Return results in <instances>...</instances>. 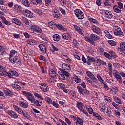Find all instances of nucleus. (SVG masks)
I'll return each instance as SVG.
<instances>
[{
    "label": "nucleus",
    "mask_w": 125,
    "mask_h": 125,
    "mask_svg": "<svg viewBox=\"0 0 125 125\" xmlns=\"http://www.w3.org/2000/svg\"><path fill=\"white\" fill-rule=\"evenodd\" d=\"M100 108L102 111H105L106 110V106L104 104H102L101 105H100Z\"/></svg>",
    "instance_id": "40"
},
{
    "label": "nucleus",
    "mask_w": 125,
    "mask_h": 125,
    "mask_svg": "<svg viewBox=\"0 0 125 125\" xmlns=\"http://www.w3.org/2000/svg\"><path fill=\"white\" fill-rule=\"evenodd\" d=\"M62 72V74H63V76H65L66 77H70V73L68 72V71H66V69L64 68V69L60 70Z\"/></svg>",
    "instance_id": "19"
},
{
    "label": "nucleus",
    "mask_w": 125,
    "mask_h": 125,
    "mask_svg": "<svg viewBox=\"0 0 125 125\" xmlns=\"http://www.w3.org/2000/svg\"><path fill=\"white\" fill-rule=\"evenodd\" d=\"M40 88L44 92H46V91H48V90L49 89L48 88V85H46V86H44V87L40 86Z\"/></svg>",
    "instance_id": "29"
},
{
    "label": "nucleus",
    "mask_w": 125,
    "mask_h": 125,
    "mask_svg": "<svg viewBox=\"0 0 125 125\" xmlns=\"http://www.w3.org/2000/svg\"><path fill=\"white\" fill-rule=\"evenodd\" d=\"M39 47L41 50V51H42L43 53H46V47H45V45L41 44L39 45Z\"/></svg>",
    "instance_id": "10"
},
{
    "label": "nucleus",
    "mask_w": 125,
    "mask_h": 125,
    "mask_svg": "<svg viewBox=\"0 0 125 125\" xmlns=\"http://www.w3.org/2000/svg\"><path fill=\"white\" fill-rule=\"evenodd\" d=\"M118 50L120 52H122V53H120L121 54H122V55H124V56H125V42H122L120 43V48H118Z\"/></svg>",
    "instance_id": "3"
},
{
    "label": "nucleus",
    "mask_w": 125,
    "mask_h": 125,
    "mask_svg": "<svg viewBox=\"0 0 125 125\" xmlns=\"http://www.w3.org/2000/svg\"><path fill=\"white\" fill-rule=\"evenodd\" d=\"M22 94L25 95L27 98L28 100L30 101L31 103H33L34 100H36V99L33 96V94L29 92H26L25 91H22Z\"/></svg>",
    "instance_id": "1"
},
{
    "label": "nucleus",
    "mask_w": 125,
    "mask_h": 125,
    "mask_svg": "<svg viewBox=\"0 0 125 125\" xmlns=\"http://www.w3.org/2000/svg\"><path fill=\"white\" fill-rule=\"evenodd\" d=\"M108 42L111 46H116L117 45V42L114 41V40H109Z\"/></svg>",
    "instance_id": "32"
},
{
    "label": "nucleus",
    "mask_w": 125,
    "mask_h": 125,
    "mask_svg": "<svg viewBox=\"0 0 125 125\" xmlns=\"http://www.w3.org/2000/svg\"><path fill=\"white\" fill-rule=\"evenodd\" d=\"M13 64H18V65L22 66V62H21V60H20V58L16 56L14 57Z\"/></svg>",
    "instance_id": "4"
},
{
    "label": "nucleus",
    "mask_w": 125,
    "mask_h": 125,
    "mask_svg": "<svg viewBox=\"0 0 125 125\" xmlns=\"http://www.w3.org/2000/svg\"><path fill=\"white\" fill-rule=\"evenodd\" d=\"M104 13L105 14L106 17L108 18H112L113 17V15L112 14V12L110 11H108L107 10H105L104 11Z\"/></svg>",
    "instance_id": "11"
},
{
    "label": "nucleus",
    "mask_w": 125,
    "mask_h": 125,
    "mask_svg": "<svg viewBox=\"0 0 125 125\" xmlns=\"http://www.w3.org/2000/svg\"><path fill=\"white\" fill-rule=\"evenodd\" d=\"M46 6H49V4L51 3V0H45Z\"/></svg>",
    "instance_id": "48"
},
{
    "label": "nucleus",
    "mask_w": 125,
    "mask_h": 125,
    "mask_svg": "<svg viewBox=\"0 0 125 125\" xmlns=\"http://www.w3.org/2000/svg\"><path fill=\"white\" fill-rule=\"evenodd\" d=\"M19 104L20 105V106L21 107H23V108H28V104H27L23 102H20L19 103Z\"/></svg>",
    "instance_id": "28"
},
{
    "label": "nucleus",
    "mask_w": 125,
    "mask_h": 125,
    "mask_svg": "<svg viewBox=\"0 0 125 125\" xmlns=\"http://www.w3.org/2000/svg\"><path fill=\"white\" fill-rule=\"evenodd\" d=\"M52 105L54 106V107H55V108H59V105L58 103H55V102L53 101L52 102Z\"/></svg>",
    "instance_id": "56"
},
{
    "label": "nucleus",
    "mask_w": 125,
    "mask_h": 125,
    "mask_svg": "<svg viewBox=\"0 0 125 125\" xmlns=\"http://www.w3.org/2000/svg\"><path fill=\"white\" fill-rule=\"evenodd\" d=\"M89 78L93 80L92 82L93 83H97V79L96 78H95V76L92 73L91 75L89 76Z\"/></svg>",
    "instance_id": "31"
},
{
    "label": "nucleus",
    "mask_w": 125,
    "mask_h": 125,
    "mask_svg": "<svg viewBox=\"0 0 125 125\" xmlns=\"http://www.w3.org/2000/svg\"><path fill=\"white\" fill-rule=\"evenodd\" d=\"M4 93L6 96H8L10 95V93H11L10 90H4Z\"/></svg>",
    "instance_id": "51"
},
{
    "label": "nucleus",
    "mask_w": 125,
    "mask_h": 125,
    "mask_svg": "<svg viewBox=\"0 0 125 125\" xmlns=\"http://www.w3.org/2000/svg\"><path fill=\"white\" fill-rule=\"evenodd\" d=\"M113 74L115 78L117 79V81H119V83H122V77H121L120 75L118 74H119V72L116 70H113Z\"/></svg>",
    "instance_id": "6"
},
{
    "label": "nucleus",
    "mask_w": 125,
    "mask_h": 125,
    "mask_svg": "<svg viewBox=\"0 0 125 125\" xmlns=\"http://www.w3.org/2000/svg\"><path fill=\"white\" fill-rule=\"evenodd\" d=\"M12 22L16 24V25H18V26H21V25H22L21 21L16 18L12 19Z\"/></svg>",
    "instance_id": "8"
},
{
    "label": "nucleus",
    "mask_w": 125,
    "mask_h": 125,
    "mask_svg": "<svg viewBox=\"0 0 125 125\" xmlns=\"http://www.w3.org/2000/svg\"><path fill=\"white\" fill-rule=\"evenodd\" d=\"M22 114L24 117H25V118H26V119H29L30 118V116H29L28 112L26 111H23V112H22Z\"/></svg>",
    "instance_id": "45"
},
{
    "label": "nucleus",
    "mask_w": 125,
    "mask_h": 125,
    "mask_svg": "<svg viewBox=\"0 0 125 125\" xmlns=\"http://www.w3.org/2000/svg\"><path fill=\"white\" fill-rule=\"evenodd\" d=\"M90 37L91 40L93 41V42H94V41H97L98 40H99L100 39L99 36H97L94 34H91Z\"/></svg>",
    "instance_id": "12"
},
{
    "label": "nucleus",
    "mask_w": 125,
    "mask_h": 125,
    "mask_svg": "<svg viewBox=\"0 0 125 125\" xmlns=\"http://www.w3.org/2000/svg\"><path fill=\"white\" fill-rule=\"evenodd\" d=\"M62 39H63V40H70V39H71V36L68 34V33L63 34Z\"/></svg>",
    "instance_id": "23"
},
{
    "label": "nucleus",
    "mask_w": 125,
    "mask_h": 125,
    "mask_svg": "<svg viewBox=\"0 0 125 125\" xmlns=\"http://www.w3.org/2000/svg\"><path fill=\"white\" fill-rule=\"evenodd\" d=\"M23 14L26 16V17H28L29 18H32V17H34V15L33 13L31 12V11L28 10H23Z\"/></svg>",
    "instance_id": "5"
},
{
    "label": "nucleus",
    "mask_w": 125,
    "mask_h": 125,
    "mask_svg": "<svg viewBox=\"0 0 125 125\" xmlns=\"http://www.w3.org/2000/svg\"><path fill=\"white\" fill-rule=\"evenodd\" d=\"M114 99L116 103H118L119 104H122V100H121V99L119 98L118 97L114 96Z\"/></svg>",
    "instance_id": "34"
},
{
    "label": "nucleus",
    "mask_w": 125,
    "mask_h": 125,
    "mask_svg": "<svg viewBox=\"0 0 125 125\" xmlns=\"http://www.w3.org/2000/svg\"><path fill=\"white\" fill-rule=\"evenodd\" d=\"M15 53H17V52L14 50H11L9 54L10 57H12V56H13Z\"/></svg>",
    "instance_id": "47"
},
{
    "label": "nucleus",
    "mask_w": 125,
    "mask_h": 125,
    "mask_svg": "<svg viewBox=\"0 0 125 125\" xmlns=\"http://www.w3.org/2000/svg\"><path fill=\"white\" fill-rule=\"evenodd\" d=\"M87 110L89 114H93V110L92 109V108H87Z\"/></svg>",
    "instance_id": "62"
},
{
    "label": "nucleus",
    "mask_w": 125,
    "mask_h": 125,
    "mask_svg": "<svg viewBox=\"0 0 125 125\" xmlns=\"http://www.w3.org/2000/svg\"><path fill=\"white\" fill-rule=\"evenodd\" d=\"M36 0V2H33L32 3L33 4H35V5H37V4H38V3L39 4H42V0Z\"/></svg>",
    "instance_id": "46"
},
{
    "label": "nucleus",
    "mask_w": 125,
    "mask_h": 125,
    "mask_svg": "<svg viewBox=\"0 0 125 125\" xmlns=\"http://www.w3.org/2000/svg\"><path fill=\"white\" fill-rule=\"evenodd\" d=\"M34 95L38 98H40L41 100H43V98L41 96V95L39 94L38 93H34Z\"/></svg>",
    "instance_id": "44"
},
{
    "label": "nucleus",
    "mask_w": 125,
    "mask_h": 125,
    "mask_svg": "<svg viewBox=\"0 0 125 125\" xmlns=\"http://www.w3.org/2000/svg\"><path fill=\"white\" fill-rule=\"evenodd\" d=\"M49 75L53 78L56 76V72H55V71L53 70H50L49 71Z\"/></svg>",
    "instance_id": "26"
},
{
    "label": "nucleus",
    "mask_w": 125,
    "mask_h": 125,
    "mask_svg": "<svg viewBox=\"0 0 125 125\" xmlns=\"http://www.w3.org/2000/svg\"><path fill=\"white\" fill-rule=\"evenodd\" d=\"M22 20L23 22H24V23L26 24V25H30V22H29V21H28L27 18L23 17L22 18Z\"/></svg>",
    "instance_id": "41"
},
{
    "label": "nucleus",
    "mask_w": 125,
    "mask_h": 125,
    "mask_svg": "<svg viewBox=\"0 0 125 125\" xmlns=\"http://www.w3.org/2000/svg\"><path fill=\"white\" fill-rule=\"evenodd\" d=\"M96 3L98 6L101 5V0H97Z\"/></svg>",
    "instance_id": "63"
},
{
    "label": "nucleus",
    "mask_w": 125,
    "mask_h": 125,
    "mask_svg": "<svg viewBox=\"0 0 125 125\" xmlns=\"http://www.w3.org/2000/svg\"><path fill=\"white\" fill-rule=\"evenodd\" d=\"M77 89H78L79 93H81V94L83 95H83H84V89H83V88H82V87L81 86H78Z\"/></svg>",
    "instance_id": "21"
},
{
    "label": "nucleus",
    "mask_w": 125,
    "mask_h": 125,
    "mask_svg": "<svg viewBox=\"0 0 125 125\" xmlns=\"http://www.w3.org/2000/svg\"><path fill=\"white\" fill-rule=\"evenodd\" d=\"M10 76H14L15 77H18V73L14 70H10L9 71Z\"/></svg>",
    "instance_id": "17"
},
{
    "label": "nucleus",
    "mask_w": 125,
    "mask_h": 125,
    "mask_svg": "<svg viewBox=\"0 0 125 125\" xmlns=\"http://www.w3.org/2000/svg\"><path fill=\"white\" fill-rule=\"evenodd\" d=\"M57 86L59 87L60 89H62L64 88V87H65V86L64 85V84L62 83H59L57 84Z\"/></svg>",
    "instance_id": "39"
},
{
    "label": "nucleus",
    "mask_w": 125,
    "mask_h": 125,
    "mask_svg": "<svg viewBox=\"0 0 125 125\" xmlns=\"http://www.w3.org/2000/svg\"><path fill=\"white\" fill-rule=\"evenodd\" d=\"M74 28L76 30V31H77V32H78V33H79V34L80 35H82L83 36V32H82V29H81V28H80V27L77 26V25H74Z\"/></svg>",
    "instance_id": "25"
},
{
    "label": "nucleus",
    "mask_w": 125,
    "mask_h": 125,
    "mask_svg": "<svg viewBox=\"0 0 125 125\" xmlns=\"http://www.w3.org/2000/svg\"><path fill=\"white\" fill-rule=\"evenodd\" d=\"M91 29L94 33H95L96 34H100L101 32L100 28L95 25H93L91 26Z\"/></svg>",
    "instance_id": "7"
},
{
    "label": "nucleus",
    "mask_w": 125,
    "mask_h": 125,
    "mask_svg": "<svg viewBox=\"0 0 125 125\" xmlns=\"http://www.w3.org/2000/svg\"><path fill=\"white\" fill-rule=\"evenodd\" d=\"M113 9L115 12H116V13H120V12L122 11L121 9H120L117 5H115L113 6Z\"/></svg>",
    "instance_id": "16"
},
{
    "label": "nucleus",
    "mask_w": 125,
    "mask_h": 125,
    "mask_svg": "<svg viewBox=\"0 0 125 125\" xmlns=\"http://www.w3.org/2000/svg\"><path fill=\"white\" fill-rule=\"evenodd\" d=\"M73 43L75 47H76L77 45H78V42H77V40H76V39L73 40Z\"/></svg>",
    "instance_id": "64"
},
{
    "label": "nucleus",
    "mask_w": 125,
    "mask_h": 125,
    "mask_svg": "<svg viewBox=\"0 0 125 125\" xmlns=\"http://www.w3.org/2000/svg\"><path fill=\"white\" fill-rule=\"evenodd\" d=\"M31 29L33 31V32H35V33H42V30L39 28L35 27V26H31Z\"/></svg>",
    "instance_id": "13"
},
{
    "label": "nucleus",
    "mask_w": 125,
    "mask_h": 125,
    "mask_svg": "<svg viewBox=\"0 0 125 125\" xmlns=\"http://www.w3.org/2000/svg\"><path fill=\"white\" fill-rule=\"evenodd\" d=\"M102 83L103 84H104V86L105 89H107V90H109V87H108V85H107V84L105 83V82L104 81V82H103Z\"/></svg>",
    "instance_id": "57"
},
{
    "label": "nucleus",
    "mask_w": 125,
    "mask_h": 125,
    "mask_svg": "<svg viewBox=\"0 0 125 125\" xmlns=\"http://www.w3.org/2000/svg\"><path fill=\"white\" fill-rule=\"evenodd\" d=\"M75 81L76 82V83H80V82H81V79L79 78L78 76H75Z\"/></svg>",
    "instance_id": "59"
},
{
    "label": "nucleus",
    "mask_w": 125,
    "mask_h": 125,
    "mask_svg": "<svg viewBox=\"0 0 125 125\" xmlns=\"http://www.w3.org/2000/svg\"><path fill=\"white\" fill-rule=\"evenodd\" d=\"M1 18L2 21H3V22L4 23V24H5V25H7V26H10V25H11V23H10V22H9V21H7V20H6V19L4 17L2 16L1 17Z\"/></svg>",
    "instance_id": "18"
},
{
    "label": "nucleus",
    "mask_w": 125,
    "mask_h": 125,
    "mask_svg": "<svg viewBox=\"0 0 125 125\" xmlns=\"http://www.w3.org/2000/svg\"><path fill=\"white\" fill-rule=\"evenodd\" d=\"M33 103L34 104H36V106H37V107H41V106L42 105V101L40 100H35L33 102Z\"/></svg>",
    "instance_id": "15"
},
{
    "label": "nucleus",
    "mask_w": 125,
    "mask_h": 125,
    "mask_svg": "<svg viewBox=\"0 0 125 125\" xmlns=\"http://www.w3.org/2000/svg\"><path fill=\"white\" fill-rule=\"evenodd\" d=\"M13 108L14 109H15V111L19 113V114H22V113H23V112H24L23 110H22V109H21L17 105H14Z\"/></svg>",
    "instance_id": "14"
},
{
    "label": "nucleus",
    "mask_w": 125,
    "mask_h": 125,
    "mask_svg": "<svg viewBox=\"0 0 125 125\" xmlns=\"http://www.w3.org/2000/svg\"><path fill=\"white\" fill-rule=\"evenodd\" d=\"M53 16L56 19L59 18V13H57L56 14H53Z\"/></svg>",
    "instance_id": "60"
},
{
    "label": "nucleus",
    "mask_w": 125,
    "mask_h": 125,
    "mask_svg": "<svg viewBox=\"0 0 125 125\" xmlns=\"http://www.w3.org/2000/svg\"><path fill=\"white\" fill-rule=\"evenodd\" d=\"M58 30H62L63 31H67V29L66 28H64V26H63L61 24H56V26Z\"/></svg>",
    "instance_id": "24"
},
{
    "label": "nucleus",
    "mask_w": 125,
    "mask_h": 125,
    "mask_svg": "<svg viewBox=\"0 0 125 125\" xmlns=\"http://www.w3.org/2000/svg\"><path fill=\"white\" fill-rule=\"evenodd\" d=\"M117 4H118L117 6L119 7L120 9H122V8H123L124 6V5H123V3L121 2H118Z\"/></svg>",
    "instance_id": "55"
},
{
    "label": "nucleus",
    "mask_w": 125,
    "mask_h": 125,
    "mask_svg": "<svg viewBox=\"0 0 125 125\" xmlns=\"http://www.w3.org/2000/svg\"><path fill=\"white\" fill-rule=\"evenodd\" d=\"M14 112L12 110H9L8 111V114L9 116H10L11 117L13 115Z\"/></svg>",
    "instance_id": "61"
},
{
    "label": "nucleus",
    "mask_w": 125,
    "mask_h": 125,
    "mask_svg": "<svg viewBox=\"0 0 125 125\" xmlns=\"http://www.w3.org/2000/svg\"><path fill=\"white\" fill-rule=\"evenodd\" d=\"M40 60H43V61H46L45 59V57L43 56L42 55H41L39 58Z\"/></svg>",
    "instance_id": "54"
},
{
    "label": "nucleus",
    "mask_w": 125,
    "mask_h": 125,
    "mask_svg": "<svg viewBox=\"0 0 125 125\" xmlns=\"http://www.w3.org/2000/svg\"><path fill=\"white\" fill-rule=\"evenodd\" d=\"M104 55L105 56V57L109 58V59H112V56H111L109 53L104 52Z\"/></svg>",
    "instance_id": "53"
},
{
    "label": "nucleus",
    "mask_w": 125,
    "mask_h": 125,
    "mask_svg": "<svg viewBox=\"0 0 125 125\" xmlns=\"http://www.w3.org/2000/svg\"><path fill=\"white\" fill-rule=\"evenodd\" d=\"M97 78H98V80L101 82V83H104V80H102V78H101V76H100V75L97 74Z\"/></svg>",
    "instance_id": "52"
},
{
    "label": "nucleus",
    "mask_w": 125,
    "mask_h": 125,
    "mask_svg": "<svg viewBox=\"0 0 125 125\" xmlns=\"http://www.w3.org/2000/svg\"><path fill=\"white\" fill-rule=\"evenodd\" d=\"M83 104L82 103V102H78L77 103V107L78 108V109L80 110H83Z\"/></svg>",
    "instance_id": "22"
},
{
    "label": "nucleus",
    "mask_w": 125,
    "mask_h": 125,
    "mask_svg": "<svg viewBox=\"0 0 125 125\" xmlns=\"http://www.w3.org/2000/svg\"><path fill=\"white\" fill-rule=\"evenodd\" d=\"M58 78H59V80H60V81L65 80V76H64V74L62 73V72H61V73L58 75Z\"/></svg>",
    "instance_id": "30"
},
{
    "label": "nucleus",
    "mask_w": 125,
    "mask_h": 125,
    "mask_svg": "<svg viewBox=\"0 0 125 125\" xmlns=\"http://www.w3.org/2000/svg\"><path fill=\"white\" fill-rule=\"evenodd\" d=\"M28 44H30V45H34V44H36V42H34V40L29 41L28 42Z\"/></svg>",
    "instance_id": "58"
},
{
    "label": "nucleus",
    "mask_w": 125,
    "mask_h": 125,
    "mask_svg": "<svg viewBox=\"0 0 125 125\" xmlns=\"http://www.w3.org/2000/svg\"><path fill=\"white\" fill-rule=\"evenodd\" d=\"M23 4L26 6L27 7H29L30 5V2H29V1L28 0H22Z\"/></svg>",
    "instance_id": "35"
},
{
    "label": "nucleus",
    "mask_w": 125,
    "mask_h": 125,
    "mask_svg": "<svg viewBox=\"0 0 125 125\" xmlns=\"http://www.w3.org/2000/svg\"><path fill=\"white\" fill-rule=\"evenodd\" d=\"M60 37H59V35L58 34H55L53 36V39L54 41H56L57 42L60 40Z\"/></svg>",
    "instance_id": "37"
},
{
    "label": "nucleus",
    "mask_w": 125,
    "mask_h": 125,
    "mask_svg": "<svg viewBox=\"0 0 125 125\" xmlns=\"http://www.w3.org/2000/svg\"><path fill=\"white\" fill-rule=\"evenodd\" d=\"M88 61L89 62H95V60L92 57L88 56L87 57Z\"/></svg>",
    "instance_id": "38"
},
{
    "label": "nucleus",
    "mask_w": 125,
    "mask_h": 125,
    "mask_svg": "<svg viewBox=\"0 0 125 125\" xmlns=\"http://www.w3.org/2000/svg\"><path fill=\"white\" fill-rule=\"evenodd\" d=\"M89 20H90V22H91L92 23H93L94 24H97V23H98L97 20L93 19V18H90L89 19Z\"/></svg>",
    "instance_id": "42"
},
{
    "label": "nucleus",
    "mask_w": 125,
    "mask_h": 125,
    "mask_svg": "<svg viewBox=\"0 0 125 125\" xmlns=\"http://www.w3.org/2000/svg\"><path fill=\"white\" fill-rule=\"evenodd\" d=\"M62 70H64V69H66V70H70V69H71V67H70V66L66 63H63L62 64Z\"/></svg>",
    "instance_id": "33"
},
{
    "label": "nucleus",
    "mask_w": 125,
    "mask_h": 125,
    "mask_svg": "<svg viewBox=\"0 0 125 125\" xmlns=\"http://www.w3.org/2000/svg\"><path fill=\"white\" fill-rule=\"evenodd\" d=\"M48 25L49 28H53V27H56V23H54L52 21H51V22L48 23Z\"/></svg>",
    "instance_id": "36"
},
{
    "label": "nucleus",
    "mask_w": 125,
    "mask_h": 125,
    "mask_svg": "<svg viewBox=\"0 0 125 125\" xmlns=\"http://www.w3.org/2000/svg\"><path fill=\"white\" fill-rule=\"evenodd\" d=\"M45 100L47 102H48L49 104H52V100L49 97L45 98Z\"/></svg>",
    "instance_id": "50"
},
{
    "label": "nucleus",
    "mask_w": 125,
    "mask_h": 125,
    "mask_svg": "<svg viewBox=\"0 0 125 125\" xmlns=\"http://www.w3.org/2000/svg\"><path fill=\"white\" fill-rule=\"evenodd\" d=\"M86 41H87V42H90V43H91V44H92V45H95V43H94V41H92L91 40V37L89 38L88 37H85Z\"/></svg>",
    "instance_id": "27"
},
{
    "label": "nucleus",
    "mask_w": 125,
    "mask_h": 125,
    "mask_svg": "<svg viewBox=\"0 0 125 125\" xmlns=\"http://www.w3.org/2000/svg\"><path fill=\"white\" fill-rule=\"evenodd\" d=\"M83 125V120H82L80 117H79L76 121V125Z\"/></svg>",
    "instance_id": "43"
},
{
    "label": "nucleus",
    "mask_w": 125,
    "mask_h": 125,
    "mask_svg": "<svg viewBox=\"0 0 125 125\" xmlns=\"http://www.w3.org/2000/svg\"><path fill=\"white\" fill-rule=\"evenodd\" d=\"M14 9H15V10L17 11V12H19V13H20V12H22V11L23 12V8H22V7H21V6L20 5H15Z\"/></svg>",
    "instance_id": "9"
},
{
    "label": "nucleus",
    "mask_w": 125,
    "mask_h": 125,
    "mask_svg": "<svg viewBox=\"0 0 125 125\" xmlns=\"http://www.w3.org/2000/svg\"><path fill=\"white\" fill-rule=\"evenodd\" d=\"M114 34L115 36H121V35H123V32H122L121 28H117V31L114 32Z\"/></svg>",
    "instance_id": "20"
},
{
    "label": "nucleus",
    "mask_w": 125,
    "mask_h": 125,
    "mask_svg": "<svg viewBox=\"0 0 125 125\" xmlns=\"http://www.w3.org/2000/svg\"><path fill=\"white\" fill-rule=\"evenodd\" d=\"M3 76H4L5 77H7V78H8V77L9 78H12L11 76H10V75L9 74V73H8L7 72L4 71V73Z\"/></svg>",
    "instance_id": "49"
},
{
    "label": "nucleus",
    "mask_w": 125,
    "mask_h": 125,
    "mask_svg": "<svg viewBox=\"0 0 125 125\" xmlns=\"http://www.w3.org/2000/svg\"><path fill=\"white\" fill-rule=\"evenodd\" d=\"M74 12L76 17H77L78 19H83V18H84V14H83L81 10L76 9L75 10Z\"/></svg>",
    "instance_id": "2"
}]
</instances>
